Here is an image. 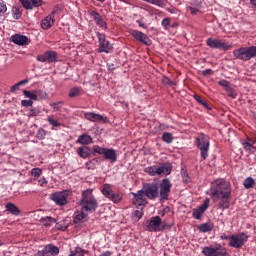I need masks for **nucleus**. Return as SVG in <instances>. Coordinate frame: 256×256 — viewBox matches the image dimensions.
Instances as JSON below:
<instances>
[{
	"label": "nucleus",
	"mask_w": 256,
	"mask_h": 256,
	"mask_svg": "<svg viewBox=\"0 0 256 256\" xmlns=\"http://www.w3.org/2000/svg\"><path fill=\"white\" fill-rule=\"evenodd\" d=\"M47 121L49 125H51L53 128L54 127H61V123H59L57 120L53 119V117L49 116L47 118Z\"/></svg>",
	"instance_id": "c03bdc74"
},
{
	"label": "nucleus",
	"mask_w": 256,
	"mask_h": 256,
	"mask_svg": "<svg viewBox=\"0 0 256 256\" xmlns=\"http://www.w3.org/2000/svg\"><path fill=\"white\" fill-rule=\"evenodd\" d=\"M36 95H39V97H41V99H46L47 98V93L39 90V91H36Z\"/></svg>",
	"instance_id": "052dcab7"
},
{
	"label": "nucleus",
	"mask_w": 256,
	"mask_h": 256,
	"mask_svg": "<svg viewBox=\"0 0 256 256\" xmlns=\"http://www.w3.org/2000/svg\"><path fill=\"white\" fill-rule=\"evenodd\" d=\"M105 149L106 148H103V147H100V146H97V145L93 146V152L97 153L98 155H104Z\"/></svg>",
	"instance_id": "de8ad7c7"
},
{
	"label": "nucleus",
	"mask_w": 256,
	"mask_h": 256,
	"mask_svg": "<svg viewBox=\"0 0 256 256\" xmlns=\"http://www.w3.org/2000/svg\"><path fill=\"white\" fill-rule=\"evenodd\" d=\"M40 113L41 110L39 108H32L28 113V117H37L38 115H40Z\"/></svg>",
	"instance_id": "a18cd8bd"
},
{
	"label": "nucleus",
	"mask_w": 256,
	"mask_h": 256,
	"mask_svg": "<svg viewBox=\"0 0 256 256\" xmlns=\"http://www.w3.org/2000/svg\"><path fill=\"white\" fill-rule=\"evenodd\" d=\"M192 216L194 217V219H201V217H203V214L198 209H193Z\"/></svg>",
	"instance_id": "864d4df0"
},
{
	"label": "nucleus",
	"mask_w": 256,
	"mask_h": 256,
	"mask_svg": "<svg viewBox=\"0 0 256 256\" xmlns=\"http://www.w3.org/2000/svg\"><path fill=\"white\" fill-rule=\"evenodd\" d=\"M101 191L106 199H109V201H113L116 204L121 203L123 200V194L121 192H114L109 184H104Z\"/></svg>",
	"instance_id": "0eeeda50"
},
{
	"label": "nucleus",
	"mask_w": 256,
	"mask_h": 256,
	"mask_svg": "<svg viewBox=\"0 0 256 256\" xmlns=\"http://www.w3.org/2000/svg\"><path fill=\"white\" fill-rule=\"evenodd\" d=\"M36 59L40 63H55L57 61V52L46 51L44 54L38 55Z\"/></svg>",
	"instance_id": "4468645a"
},
{
	"label": "nucleus",
	"mask_w": 256,
	"mask_h": 256,
	"mask_svg": "<svg viewBox=\"0 0 256 256\" xmlns=\"http://www.w3.org/2000/svg\"><path fill=\"white\" fill-rule=\"evenodd\" d=\"M196 145L200 149L201 159L205 161L209 157V138L205 134H200L196 138Z\"/></svg>",
	"instance_id": "423d86ee"
},
{
	"label": "nucleus",
	"mask_w": 256,
	"mask_h": 256,
	"mask_svg": "<svg viewBox=\"0 0 256 256\" xmlns=\"http://www.w3.org/2000/svg\"><path fill=\"white\" fill-rule=\"evenodd\" d=\"M46 135H47V131H45V129H43V128H40L37 131L36 137L40 141H43V139H45Z\"/></svg>",
	"instance_id": "ea45409f"
},
{
	"label": "nucleus",
	"mask_w": 256,
	"mask_h": 256,
	"mask_svg": "<svg viewBox=\"0 0 256 256\" xmlns=\"http://www.w3.org/2000/svg\"><path fill=\"white\" fill-rule=\"evenodd\" d=\"M146 3H151V5H156L157 7H165V2L163 0H143Z\"/></svg>",
	"instance_id": "58836bf2"
},
{
	"label": "nucleus",
	"mask_w": 256,
	"mask_h": 256,
	"mask_svg": "<svg viewBox=\"0 0 256 256\" xmlns=\"http://www.w3.org/2000/svg\"><path fill=\"white\" fill-rule=\"evenodd\" d=\"M80 205L84 212L95 211L98 207L97 199L93 197V190L87 189L82 192V199L80 200Z\"/></svg>",
	"instance_id": "f03ea898"
},
{
	"label": "nucleus",
	"mask_w": 256,
	"mask_h": 256,
	"mask_svg": "<svg viewBox=\"0 0 256 256\" xmlns=\"http://www.w3.org/2000/svg\"><path fill=\"white\" fill-rule=\"evenodd\" d=\"M22 11L21 7L19 6H13L12 7V15L14 19H21V15H22Z\"/></svg>",
	"instance_id": "473e14b6"
},
{
	"label": "nucleus",
	"mask_w": 256,
	"mask_h": 256,
	"mask_svg": "<svg viewBox=\"0 0 256 256\" xmlns=\"http://www.w3.org/2000/svg\"><path fill=\"white\" fill-rule=\"evenodd\" d=\"M7 12V5L0 2V15H4Z\"/></svg>",
	"instance_id": "bf43d9fd"
},
{
	"label": "nucleus",
	"mask_w": 256,
	"mask_h": 256,
	"mask_svg": "<svg viewBox=\"0 0 256 256\" xmlns=\"http://www.w3.org/2000/svg\"><path fill=\"white\" fill-rule=\"evenodd\" d=\"M54 17H55V14L52 13V14L48 15L46 18H44L41 21L42 29H44V30L51 29V27H53V25L55 24V18Z\"/></svg>",
	"instance_id": "aec40b11"
},
{
	"label": "nucleus",
	"mask_w": 256,
	"mask_h": 256,
	"mask_svg": "<svg viewBox=\"0 0 256 256\" xmlns=\"http://www.w3.org/2000/svg\"><path fill=\"white\" fill-rule=\"evenodd\" d=\"M233 55L235 59L240 61H251V59L256 57V46L241 47L233 50Z\"/></svg>",
	"instance_id": "7ed1b4c3"
},
{
	"label": "nucleus",
	"mask_w": 256,
	"mask_h": 256,
	"mask_svg": "<svg viewBox=\"0 0 256 256\" xmlns=\"http://www.w3.org/2000/svg\"><path fill=\"white\" fill-rule=\"evenodd\" d=\"M56 229H58L59 231H66L67 223H65V221H60V222L56 223Z\"/></svg>",
	"instance_id": "49530a36"
},
{
	"label": "nucleus",
	"mask_w": 256,
	"mask_h": 256,
	"mask_svg": "<svg viewBox=\"0 0 256 256\" xmlns=\"http://www.w3.org/2000/svg\"><path fill=\"white\" fill-rule=\"evenodd\" d=\"M97 37L99 43V53H109V51L113 49V45H111V43L105 39V34L97 32Z\"/></svg>",
	"instance_id": "ddd939ff"
},
{
	"label": "nucleus",
	"mask_w": 256,
	"mask_h": 256,
	"mask_svg": "<svg viewBox=\"0 0 256 256\" xmlns=\"http://www.w3.org/2000/svg\"><path fill=\"white\" fill-rule=\"evenodd\" d=\"M168 12L169 13H175V14H178L179 13V10L177 8H168Z\"/></svg>",
	"instance_id": "338daca9"
},
{
	"label": "nucleus",
	"mask_w": 256,
	"mask_h": 256,
	"mask_svg": "<svg viewBox=\"0 0 256 256\" xmlns=\"http://www.w3.org/2000/svg\"><path fill=\"white\" fill-rule=\"evenodd\" d=\"M161 25L164 27V29H169V26L171 25V18H164Z\"/></svg>",
	"instance_id": "3c124183"
},
{
	"label": "nucleus",
	"mask_w": 256,
	"mask_h": 256,
	"mask_svg": "<svg viewBox=\"0 0 256 256\" xmlns=\"http://www.w3.org/2000/svg\"><path fill=\"white\" fill-rule=\"evenodd\" d=\"M226 92L228 94L229 97H231V99H237V91H235V89H233V87H228L226 88Z\"/></svg>",
	"instance_id": "a19ab883"
},
{
	"label": "nucleus",
	"mask_w": 256,
	"mask_h": 256,
	"mask_svg": "<svg viewBox=\"0 0 256 256\" xmlns=\"http://www.w3.org/2000/svg\"><path fill=\"white\" fill-rule=\"evenodd\" d=\"M24 9H33V7H41L42 0H19Z\"/></svg>",
	"instance_id": "412c9836"
},
{
	"label": "nucleus",
	"mask_w": 256,
	"mask_h": 256,
	"mask_svg": "<svg viewBox=\"0 0 256 256\" xmlns=\"http://www.w3.org/2000/svg\"><path fill=\"white\" fill-rule=\"evenodd\" d=\"M130 34L136 41H139V43H144V45H151V39H149V36L147 34L138 31V30H131Z\"/></svg>",
	"instance_id": "2eb2a0df"
},
{
	"label": "nucleus",
	"mask_w": 256,
	"mask_h": 256,
	"mask_svg": "<svg viewBox=\"0 0 256 256\" xmlns=\"http://www.w3.org/2000/svg\"><path fill=\"white\" fill-rule=\"evenodd\" d=\"M203 75H212L213 74V70H211V69H205V70H203Z\"/></svg>",
	"instance_id": "0e129e2a"
},
{
	"label": "nucleus",
	"mask_w": 256,
	"mask_h": 256,
	"mask_svg": "<svg viewBox=\"0 0 256 256\" xmlns=\"http://www.w3.org/2000/svg\"><path fill=\"white\" fill-rule=\"evenodd\" d=\"M243 147H244L245 151H249V152H251L252 149H255L253 144H251L250 142H244Z\"/></svg>",
	"instance_id": "6e6d98bb"
},
{
	"label": "nucleus",
	"mask_w": 256,
	"mask_h": 256,
	"mask_svg": "<svg viewBox=\"0 0 256 256\" xmlns=\"http://www.w3.org/2000/svg\"><path fill=\"white\" fill-rule=\"evenodd\" d=\"M85 217H87V213L85 212V210L83 209H81V211L78 210L74 213L73 223H81V221H83Z\"/></svg>",
	"instance_id": "a878e982"
},
{
	"label": "nucleus",
	"mask_w": 256,
	"mask_h": 256,
	"mask_svg": "<svg viewBox=\"0 0 256 256\" xmlns=\"http://www.w3.org/2000/svg\"><path fill=\"white\" fill-rule=\"evenodd\" d=\"M23 95L27 99H30V101H38L39 100V98L37 97V91L31 92V91H28V90H24Z\"/></svg>",
	"instance_id": "2f4dec72"
},
{
	"label": "nucleus",
	"mask_w": 256,
	"mask_h": 256,
	"mask_svg": "<svg viewBox=\"0 0 256 256\" xmlns=\"http://www.w3.org/2000/svg\"><path fill=\"white\" fill-rule=\"evenodd\" d=\"M77 154L79 155V157H81L82 159H87V157H91V148L87 147V146H83V147H79L77 149Z\"/></svg>",
	"instance_id": "5701e85b"
},
{
	"label": "nucleus",
	"mask_w": 256,
	"mask_h": 256,
	"mask_svg": "<svg viewBox=\"0 0 256 256\" xmlns=\"http://www.w3.org/2000/svg\"><path fill=\"white\" fill-rule=\"evenodd\" d=\"M6 211H8V213H11V215H15L16 217L21 215V210H19V207L11 202L6 204Z\"/></svg>",
	"instance_id": "393cba45"
},
{
	"label": "nucleus",
	"mask_w": 256,
	"mask_h": 256,
	"mask_svg": "<svg viewBox=\"0 0 256 256\" xmlns=\"http://www.w3.org/2000/svg\"><path fill=\"white\" fill-rule=\"evenodd\" d=\"M173 166L171 163H160L153 166L146 167V173H149L152 177L157 175H171Z\"/></svg>",
	"instance_id": "20e7f679"
},
{
	"label": "nucleus",
	"mask_w": 256,
	"mask_h": 256,
	"mask_svg": "<svg viewBox=\"0 0 256 256\" xmlns=\"http://www.w3.org/2000/svg\"><path fill=\"white\" fill-rule=\"evenodd\" d=\"M171 180L165 178L160 184H158V197L159 201H169V194L171 193Z\"/></svg>",
	"instance_id": "39448f33"
},
{
	"label": "nucleus",
	"mask_w": 256,
	"mask_h": 256,
	"mask_svg": "<svg viewBox=\"0 0 256 256\" xmlns=\"http://www.w3.org/2000/svg\"><path fill=\"white\" fill-rule=\"evenodd\" d=\"M216 199H221L219 202V209L222 211H225V209H229L231 203L229 202V198H216Z\"/></svg>",
	"instance_id": "7c9ffc66"
},
{
	"label": "nucleus",
	"mask_w": 256,
	"mask_h": 256,
	"mask_svg": "<svg viewBox=\"0 0 256 256\" xmlns=\"http://www.w3.org/2000/svg\"><path fill=\"white\" fill-rule=\"evenodd\" d=\"M19 87H21L19 83H16L15 85L11 86L10 88L11 93H15V91H17Z\"/></svg>",
	"instance_id": "680f3d73"
},
{
	"label": "nucleus",
	"mask_w": 256,
	"mask_h": 256,
	"mask_svg": "<svg viewBox=\"0 0 256 256\" xmlns=\"http://www.w3.org/2000/svg\"><path fill=\"white\" fill-rule=\"evenodd\" d=\"M203 255L205 256H229L226 248H222L221 244H216L213 246H206L202 250Z\"/></svg>",
	"instance_id": "1a4fd4ad"
},
{
	"label": "nucleus",
	"mask_w": 256,
	"mask_h": 256,
	"mask_svg": "<svg viewBox=\"0 0 256 256\" xmlns=\"http://www.w3.org/2000/svg\"><path fill=\"white\" fill-rule=\"evenodd\" d=\"M103 157L107 161H110V163H115L117 161V153L115 152L114 149L106 148L104 150Z\"/></svg>",
	"instance_id": "4be33fe9"
},
{
	"label": "nucleus",
	"mask_w": 256,
	"mask_h": 256,
	"mask_svg": "<svg viewBox=\"0 0 256 256\" xmlns=\"http://www.w3.org/2000/svg\"><path fill=\"white\" fill-rule=\"evenodd\" d=\"M199 231H201L202 233H209V231H213V226L209 223H204L201 224L198 227Z\"/></svg>",
	"instance_id": "72a5a7b5"
},
{
	"label": "nucleus",
	"mask_w": 256,
	"mask_h": 256,
	"mask_svg": "<svg viewBox=\"0 0 256 256\" xmlns=\"http://www.w3.org/2000/svg\"><path fill=\"white\" fill-rule=\"evenodd\" d=\"M142 190L145 194V197L151 201L159 198V184L156 182L144 184Z\"/></svg>",
	"instance_id": "6e6552de"
},
{
	"label": "nucleus",
	"mask_w": 256,
	"mask_h": 256,
	"mask_svg": "<svg viewBox=\"0 0 256 256\" xmlns=\"http://www.w3.org/2000/svg\"><path fill=\"white\" fill-rule=\"evenodd\" d=\"M88 15H90V17L95 20V23L98 24L99 27L102 29H107V22H105L99 12H96L95 10H88Z\"/></svg>",
	"instance_id": "dca6fc26"
},
{
	"label": "nucleus",
	"mask_w": 256,
	"mask_h": 256,
	"mask_svg": "<svg viewBox=\"0 0 256 256\" xmlns=\"http://www.w3.org/2000/svg\"><path fill=\"white\" fill-rule=\"evenodd\" d=\"M87 253L86 250H83L81 247H76L72 250H70L69 256H85Z\"/></svg>",
	"instance_id": "c85d7f7f"
},
{
	"label": "nucleus",
	"mask_w": 256,
	"mask_h": 256,
	"mask_svg": "<svg viewBox=\"0 0 256 256\" xmlns=\"http://www.w3.org/2000/svg\"><path fill=\"white\" fill-rule=\"evenodd\" d=\"M79 93H80L79 88L74 87V88H72V89L69 91V97H77V95H79Z\"/></svg>",
	"instance_id": "603ef678"
},
{
	"label": "nucleus",
	"mask_w": 256,
	"mask_h": 256,
	"mask_svg": "<svg viewBox=\"0 0 256 256\" xmlns=\"http://www.w3.org/2000/svg\"><path fill=\"white\" fill-rule=\"evenodd\" d=\"M200 213H205V211H207V209H209V198H207L205 200V202L203 203V205H201L200 207L197 208Z\"/></svg>",
	"instance_id": "79ce46f5"
},
{
	"label": "nucleus",
	"mask_w": 256,
	"mask_h": 256,
	"mask_svg": "<svg viewBox=\"0 0 256 256\" xmlns=\"http://www.w3.org/2000/svg\"><path fill=\"white\" fill-rule=\"evenodd\" d=\"M39 183H40L41 187H44L45 185H47V180L45 178H41L39 180Z\"/></svg>",
	"instance_id": "69168bd1"
},
{
	"label": "nucleus",
	"mask_w": 256,
	"mask_h": 256,
	"mask_svg": "<svg viewBox=\"0 0 256 256\" xmlns=\"http://www.w3.org/2000/svg\"><path fill=\"white\" fill-rule=\"evenodd\" d=\"M162 83H164V85H169L170 87H173V85H177V82L169 79L168 77H164L162 79Z\"/></svg>",
	"instance_id": "09e8293b"
},
{
	"label": "nucleus",
	"mask_w": 256,
	"mask_h": 256,
	"mask_svg": "<svg viewBox=\"0 0 256 256\" xmlns=\"http://www.w3.org/2000/svg\"><path fill=\"white\" fill-rule=\"evenodd\" d=\"M135 217H137L138 219H141V217H143V212L141 210H136L134 213Z\"/></svg>",
	"instance_id": "e2e57ef3"
},
{
	"label": "nucleus",
	"mask_w": 256,
	"mask_h": 256,
	"mask_svg": "<svg viewBox=\"0 0 256 256\" xmlns=\"http://www.w3.org/2000/svg\"><path fill=\"white\" fill-rule=\"evenodd\" d=\"M62 106H63V101L50 103V107H52L54 111H61Z\"/></svg>",
	"instance_id": "37998d69"
},
{
	"label": "nucleus",
	"mask_w": 256,
	"mask_h": 256,
	"mask_svg": "<svg viewBox=\"0 0 256 256\" xmlns=\"http://www.w3.org/2000/svg\"><path fill=\"white\" fill-rule=\"evenodd\" d=\"M77 143L80 145H91V143H93V138L90 135L82 134L78 137Z\"/></svg>",
	"instance_id": "b1692460"
},
{
	"label": "nucleus",
	"mask_w": 256,
	"mask_h": 256,
	"mask_svg": "<svg viewBox=\"0 0 256 256\" xmlns=\"http://www.w3.org/2000/svg\"><path fill=\"white\" fill-rule=\"evenodd\" d=\"M148 230L150 231H161V217L154 216L150 218V221L147 225Z\"/></svg>",
	"instance_id": "f3484780"
},
{
	"label": "nucleus",
	"mask_w": 256,
	"mask_h": 256,
	"mask_svg": "<svg viewBox=\"0 0 256 256\" xmlns=\"http://www.w3.org/2000/svg\"><path fill=\"white\" fill-rule=\"evenodd\" d=\"M232 47L233 45H231L229 41L224 39H218V49L222 51H229V49H231Z\"/></svg>",
	"instance_id": "bb28decb"
},
{
	"label": "nucleus",
	"mask_w": 256,
	"mask_h": 256,
	"mask_svg": "<svg viewBox=\"0 0 256 256\" xmlns=\"http://www.w3.org/2000/svg\"><path fill=\"white\" fill-rule=\"evenodd\" d=\"M211 199H231V184L224 179H216L210 187Z\"/></svg>",
	"instance_id": "f257e3e1"
},
{
	"label": "nucleus",
	"mask_w": 256,
	"mask_h": 256,
	"mask_svg": "<svg viewBox=\"0 0 256 256\" xmlns=\"http://www.w3.org/2000/svg\"><path fill=\"white\" fill-rule=\"evenodd\" d=\"M133 200L132 203L137 207V209H143L145 205H147V196H145V192L143 189L139 190L137 193L132 192Z\"/></svg>",
	"instance_id": "f8f14e48"
},
{
	"label": "nucleus",
	"mask_w": 256,
	"mask_h": 256,
	"mask_svg": "<svg viewBox=\"0 0 256 256\" xmlns=\"http://www.w3.org/2000/svg\"><path fill=\"white\" fill-rule=\"evenodd\" d=\"M162 140L165 142V143H173V134L169 133V132H165L163 135H162Z\"/></svg>",
	"instance_id": "4c0bfd02"
},
{
	"label": "nucleus",
	"mask_w": 256,
	"mask_h": 256,
	"mask_svg": "<svg viewBox=\"0 0 256 256\" xmlns=\"http://www.w3.org/2000/svg\"><path fill=\"white\" fill-rule=\"evenodd\" d=\"M194 99L195 101H197L198 103H200L201 105H203V107H205L206 109H211L209 107V104L207 103V101L203 100V98H201V96L195 94L194 95Z\"/></svg>",
	"instance_id": "e433bc0d"
},
{
	"label": "nucleus",
	"mask_w": 256,
	"mask_h": 256,
	"mask_svg": "<svg viewBox=\"0 0 256 256\" xmlns=\"http://www.w3.org/2000/svg\"><path fill=\"white\" fill-rule=\"evenodd\" d=\"M171 227H173L172 224H169V223H167V222H163V221L161 220V224H160V229H161V231H165V229H171Z\"/></svg>",
	"instance_id": "5fc2aeb1"
},
{
	"label": "nucleus",
	"mask_w": 256,
	"mask_h": 256,
	"mask_svg": "<svg viewBox=\"0 0 256 256\" xmlns=\"http://www.w3.org/2000/svg\"><path fill=\"white\" fill-rule=\"evenodd\" d=\"M206 45L211 49H219V39L208 38L206 41Z\"/></svg>",
	"instance_id": "c756f323"
},
{
	"label": "nucleus",
	"mask_w": 256,
	"mask_h": 256,
	"mask_svg": "<svg viewBox=\"0 0 256 256\" xmlns=\"http://www.w3.org/2000/svg\"><path fill=\"white\" fill-rule=\"evenodd\" d=\"M11 41L12 43H15V45H28L29 43V38L27 36H23L21 34H15L11 36Z\"/></svg>",
	"instance_id": "6ab92c4d"
},
{
	"label": "nucleus",
	"mask_w": 256,
	"mask_h": 256,
	"mask_svg": "<svg viewBox=\"0 0 256 256\" xmlns=\"http://www.w3.org/2000/svg\"><path fill=\"white\" fill-rule=\"evenodd\" d=\"M69 197V191L68 190H63L60 192H55L50 195L51 201H54L56 205L59 207H63L67 205V198Z\"/></svg>",
	"instance_id": "9b49d317"
},
{
	"label": "nucleus",
	"mask_w": 256,
	"mask_h": 256,
	"mask_svg": "<svg viewBox=\"0 0 256 256\" xmlns=\"http://www.w3.org/2000/svg\"><path fill=\"white\" fill-rule=\"evenodd\" d=\"M245 189H253L254 185H255V180L252 177H248L244 180L243 183Z\"/></svg>",
	"instance_id": "f704fd0d"
},
{
	"label": "nucleus",
	"mask_w": 256,
	"mask_h": 256,
	"mask_svg": "<svg viewBox=\"0 0 256 256\" xmlns=\"http://www.w3.org/2000/svg\"><path fill=\"white\" fill-rule=\"evenodd\" d=\"M41 173H43V171L41 170V168H33L31 170V175L32 177H41Z\"/></svg>",
	"instance_id": "8fccbe9b"
},
{
	"label": "nucleus",
	"mask_w": 256,
	"mask_h": 256,
	"mask_svg": "<svg viewBox=\"0 0 256 256\" xmlns=\"http://www.w3.org/2000/svg\"><path fill=\"white\" fill-rule=\"evenodd\" d=\"M249 239V236H247L245 233L240 234H233L230 236V242L228 243L229 247H234V249H241L245 243H247V240Z\"/></svg>",
	"instance_id": "9d476101"
},
{
	"label": "nucleus",
	"mask_w": 256,
	"mask_h": 256,
	"mask_svg": "<svg viewBox=\"0 0 256 256\" xmlns=\"http://www.w3.org/2000/svg\"><path fill=\"white\" fill-rule=\"evenodd\" d=\"M97 163H99V160L97 159H92L88 162L85 163L86 165V169L91 170V169H95V167H97Z\"/></svg>",
	"instance_id": "c9c22d12"
},
{
	"label": "nucleus",
	"mask_w": 256,
	"mask_h": 256,
	"mask_svg": "<svg viewBox=\"0 0 256 256\" xmlns=\"http://www.w3.org/2000/svg\"><path fill=\"white\" fill-rule=\"evenodd\" d=\"M99 256H111V252L106 251V252L100 254Z\"/></svg>",
	"instance_id": "774afa93"
},
{
	"label": "nucleus",
	"mask_w": 256,
	"mask_h": 256,
	"mask_svg": "<svg viewBox=\"0 0 256 256\" xmlns=\"http://www.w3.org/2000/svg\"><path fill=\"white\" fill-rule=\"evenodd\" d=\"M84 117L87 119V121H92L93 123H100L101 121H105L103 115L97 114L95 112H86Z\"/></svg>",
	"instance_id": "a211bd4d"
},
{
	"label": "nucleus",
	"mask_w": 256,
	"mask_h": 256,
	"mask_svg": "<svg viewBox=\"0 0 256 256\" xmlns=\"http://www.w3.org/2000/svg\"><path fill=\"white\" fill-rule=\"evenodd\" d=\"M218 85H220V87H225V91L228 89V87H231L229 81L227 80H220Z\"/></svg>",
	"instance_id": "4d7b16f0"
},
{
	"label": "nucleus",
	"mask_w": 256,
	"mask_h": 256,
	"mask_svg": "<svg viewBox=\"0 0 256 256\" xmlns=\"http://www.w3.org/2000/svg\"><path fill=\"white\" fill-rule=\"evenodd\" d=\"M40 223H42L44 227H51L53 223H57V220L51 216H46L40 219Z\"/></svg>",
	"instance_id": "cd10ccee"
},
{
	"label": "nucleus",
	"mask_w": 256,
	"mask_h": 256,
	"mask_svg": "<svg viewBox=\"0 0 256 256\" xmlns=\"http://www.w3.org/2000/svg\"><path fill=\"white\" fill-rule=\"evenodd\" d=\"M22 107H33L32 100H22L21 101Z\"/></svg>",
	"instance_id": "13d9d810"
}]
</instances>
